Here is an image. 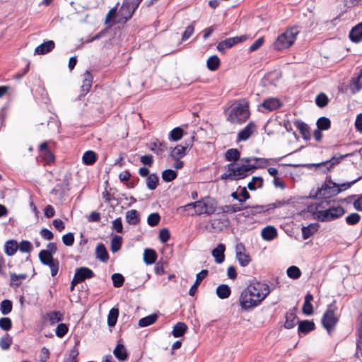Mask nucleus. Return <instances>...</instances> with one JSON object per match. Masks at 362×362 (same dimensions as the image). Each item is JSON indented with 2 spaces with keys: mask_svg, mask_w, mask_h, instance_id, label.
I'll list each match as a JSON object with an SVG mask.
<instances>
[{
  "mask_svg": "<svg viewBox=\"0 0 362 362\" xmlns=\"http://www.w3.org/2000/svg\"><path fill=\"white\" fill-rule=\"evenodd\" d=\"M158 180L159 179L156 174H150L146 179L147 187L151 190L155 189L158 186Z\"/></svg>",
  "mask_w": 362,
  "mask_h": 362,
  "instance_id": "obj_43",
  "label": "nucleus"
},
{
  "mask_svg": "<svg viewBox=\"0 0 362 362\" xmlns=\"http://www.w3.org/2000/svg\"><path fill=\"white\" fill-rule=\"evenodd\" d=\"M318 223H310L308 226H304L302 228V235L303 240H306L309 238L312 235H313L315 232L319 229Z\"/></svg>",
  "mask_w": 362,
  "mask_h": 362,
  "instance_id": "obj_26",
  "label": "nucleus"
},
{
  "mask_svg": "<svg viewBox=\"0 0 362 362\" xmlns=\"http://www.w3.org/2000/svg\"><path fill=\"white\" fill-rule=\"evenodd\" d=\"M358 177L351 182L342 183L341 185L336 184L332 180H328L319 189L316 193V197L319 198H329L339 194L343 190L349 189L352 185L358 181Z\"/></svg>",
  "mask_w": 362,
  "mask_h": 362,
  "instance_id": "obj_2",
  "label": "nucleus"
},
{
  "mask_svg": "<svg viewBox=\"0 0 362 362\" xmlns=\"http://www.w3.org/2000/svg\"><path fill=\"white\" fill-rule=\"evenodd\" d=\"M187 148L188 146L177 145L171 150L170 156L173 160H180L186 155Z\"/></svg>",
  "mask_w": 362,
  "mask_h": 362,
  "instance_id": "obj_21",
  "label": "nucleus"
},
{
  "mask_svg": "<svg viewBox=\"0 0 362 362\" xmlns=\"http://www.w3.org/2000/svg\"><path fill=\"white\" fill-rule=\"evenodd\" d=\"M361 216L357 213H352L346 218V221L349 225H355L359 222Z\"/></svg>",
  "mask_w": 362,
  "mask_h": 362,
  "instance_id": "obj_61",
  "label": "nucleus"
},
{
  "mask_svg": "<svg viewBox=\"0 0 362 362\" xmlns=\"http://www.w3.org/2000/svg\"><path fill=\"white\" fill-rule=\"evenodd\" d=\"M187 326L184 322H177L173 329L172 334L174 337H180L185 334Z\"/></svg>",
  "mask_w": 362,
  "mask_h": 362,
  "instance_id": "obj_33",
  "label": "nucleus"
},
{
  "mask_svg": "<svg viewBox=\"0 0 362 362\" xmlns=\"http://www.w3.org/2000/svg\"><path fill=\"white\" fill-rule=\"evenodd\" d=\"M264 206L256 205L253 206H243V216L245 217L252 216L257 214L265 211Z\"/></svg>",
  "mask_w": 362,
  "mask_h": 362,
  "instance_id": "obj_16",
  "label": "nucleus"
},
{
  "mask_svg": "<svg viewBox=\"0 0 362 362\" xmlns=\"http://www.w3.org/2000/svg\"><path fill=\"white\" fill-rule=\"evenodd\" d=\"M315 329V324L308 320H303L299 322L298 332L307 334Z\"/></svg>",
  "mask_w": 362,
  "mask_h": 362,
  "instance_id": "obj_35",
  "label": "nucleus"
},
{
  "mask_svg": "<svg viewBox=\"0 0 362 362\" xmlns=\"http://www.w3.org/2000/svg\"><path fill=\"white\" fill-rule=\"evenodd\" d=\"M96 257L100 261L105 262L109 259V255L105 245L103 243H100L97 245L95 249Z\"/></svg>",
  "mask_w": 362,
  "mask_h": 362,
  "instance_id": "obj_28",
  "label": "nucleus"
},
{
  "mask_svg": "<svg viewBox=\"0 0 362 362\" xmlns=\"http://www.w3.org/2000/svg\"><path fill=\"white\" fill-rule=\"evenodd\" d=\"M18 249L22 252H30L32 250V245L28 240H22L18 245Z\"/></svg>",
  "mask_w": 362,
  "mask_h": 362,
  "instance_id": "obj_62",
  "label": "nucleus"
},
{
  "mask_svg": "<svg viewBox=\"0 0 362 362\" xmlns=\"http://www.w3.org/2000/svg\"><path fill=\"white\" fill-rule=\"evenodd\" d=\"M293 124L299 130L303 139L309 140L310 139V128L307 124L301 120H296Z\"/></svg>",
  "mask_w": 362,
  "mask_h": 362,
  "instance_id": "obj_14",
  "label": "nucleus"
},
{
  "mask_svg": "<svg viewBox=\"0 0 362 362\" xmlns=\"http://www.w3.org/2000/svg\"><path fill=\"white\" fill-rule=\"evenodd\" d=\"M225 246L223 244H218V246L212 250V255L215 258V261L218 264H221L224 261Z\"/></svg>",
  "mask_w": 362,
  "mask_h": 362,
  "instance_id": "obj_23",
  "label": "nucleus"
},
{
  "mask_svg": "<svg viewBox=\"0 0 362 362\" xmlns=\"http://www.w3.org/2000/svg\"><path fill=\"white\" fill-rule=\"evenodd\" d=\"M208 270L203 269L196 276V280L194 284L192 286L189 291V294L191 296H194L197 292L198 286L201 284L202 281L207 276Z\"/></svg>",
  "mask_w": 362,
  "mask_h": 362,
  "instance_id": "obj_17",
  "label": "nucleus"
},
{
  "mask_svg": "<svg viewBox=\"0 0 362 362\" xmlns=\"http://www.w3.org/2000/svg\"><path fill=\"white\" fill-rule=\"evenodd\" d=\"M255 170V167L254 165H243L237 163H232L228 165V170L232 172L235 180L245 178Z\"/></svg>",
  "mask_w": 362,
  "mask_h": 362,
  "instance_id": "obj_8",
  "label": "nucleus"
},
{
  "mask_svg": "<svg viewBox=\"0 0 362 362\" xmlns=\"http://www.w3.org/2000/svg\"><path fill=\"white\" fill-rule=\"evenodd\" d=\"M12 344L11 337L7 334L6 336L2 337L0 341V346L3 350H7L10 348Z\"/></svg>",
  "mask_w": 362,
  "mask_h": 362,
  "instance_id": "obj_59",
  "label": "nucleus"
},
{
  "mask_svg": "<svg viewBox=\"0 0 362 362\" xmlns=\"http://www.w3.org/2000/svg\"><path fill=\"white\" fill-rule=\"evenodd\" d=\"M39 259L41 263L44 265H49L57 259L53 257L52 254L46 250H42L39 253Z\"/></svg>",
  "mask_w": 362,
  "mask_h": 362,
  "instance_id": "obj_29",
  "label": "nucleus"
},
{
  "mask_svg": "<svg viewBox=\"0 0 362 362\" xmlns=\"http://www.w3.org/2000/svg\"><path fill=\"white\" fill-rule=\"evenodd\" d=\"M0 310L3 315H8L12 310V302L9 300H4L0 305Z\"/></svg>",
  "mask_w": 362,
  "mask_h": 362,
  "instance_id": "obj_51",
  "label": "nucleus"
},
{
  "mask_svg": "<svg viewBox=\"0 0 362 362\" xmlns=\"http://www.w3.org/2000/svg\"><path fill=\"white\" fill-rule=\"evenodd\" d=\"M336 310L337 308L334 304H330L322 316V324L328 333H331L334 329L339 321V317L335 313Z\"/></svg>",
  "mask_w": 362,
  "mask_h": 362,
  "instance_id": "obj_6",
  "label": "nucleus"
},
{
  "mask_svg": "<svg viewBox=\"0 0 362 362\" xmlns=\"http://www.w3.org/2000/svg\"><path fill=\"white\" fill-rule=\"evenodd\" d=\"M231 293L230 288L228 285L221 284L216 288V294L221 299L227 298Z\"/></svg>",
  "mask_w": 362,
  "mask_h": 362,
  "instance_id": "obj_38",
  "label": "nucleus"
},
{
  "mask_svg": "<svg viewBox=\"0 0 362 362\" xmlns=\"http://www.w3.org/2000/svg\"><path fill=\"white\" fill-rule=\"evenodd\" d=\"M255 130V126L253 123L250 122L245 128H243L238 134L239 141H246Z\"/></svg>",
  "mask_w": 362,
  "mask_h": 362,
  "instance_id": "obj_18",
  "label": "nucleus"
},
{
  "mask_svg": "<svg viewBox=\"0 0 362 362\" xmlns=\"http://www.w3.org/2000/svg\"><path fill=\"white\" fill-rule=\"evenodd\" d=\"M255 159V169L263 168L269 165V160L262 158H254Z\"/></svg>",
  "mask_w": 362,
  "mask_h": 362,
  "instance_id": "obj_63",
  "label": "nucleus"
},
{
  "mask_svg": "<svg viewBox=\"0 0 362 362\" xmlns=\"http://www.w3.org/2000/svg\"><path fill=\"white\" fill-rule=\"evenodd\" d=\"M344 156H341L340 157L338 158L334 156L329 160H327L325 162H322L321 163L317 164V166L322 165H327V169L328 170H329L335 165L338 164Z\"/></svg>",
  "mask_w": 362,
  "mask_h": 362,
  "instance_id": "obj_53",
  "label": "nucleus"
},
{
  "mask_svg": "<svg viewBox=\"0 0 362 362\" xmlns=\"http://www.w3.org/2000/svg\"><path fill=\"white\" fill-rule=\"evenodd\" d=\"M157 315L152 314L140 319L138 325L141 327H145L153 324L157 320Z\"/></svg>",
  "mask_w": 362,
  "mask_h": 362,
  "instance_id": "obj_40",
  "label": "nucleus"
},
{
  "mask_svg": "<svg viewBox=\"0 0 362 362\" xmlns=\"http://www.w3.org/2000/svg\"><path fill=\"white\" fill-rule=\"evenodd\" d=\"M345 211L342 206L332 207L327 210L317 211L313 214L315 218L322 222L330 221L341 217Z\"/></svg>",
  "mask_w": 362,
  "mask_h": 362,
  "instance_id": "obj_5",
  "label": "nucleus"
},
{
  "mask_svg": "<svg viewBox=\"0 0 362 362\" xmlns=\"http://www.w3.org/2000/svg\"><path fill=\"white\" fill-rule=\"evenodd\" d=\"M287 275L293 279H298L301 275L300 269L296 266H291L287 269Z\"/></svg>",
  "mask_w": 362,
  "mask_h": 362,
  "instance_id": "obj_52",
  "label": "nucleus"
},
{
  "mask_svg": "<svg viewBox=\"0 0 362 362\" xmlns=\"http://www.w3.org/2000/svg\"><path fill=\"white\" fill-rule=\"evenodd\" d=\"M54 42L52 40H48L40 45L35 49V54H45L51 52L54 48Z\"/></svg>",
  "mask_w": 362,
  "mask_h": 362,
  "instance_id": "obj_15",
  "label": "nucleus"
},
{
  "mask_svg": "<svg viewBox=\"0 0 362 362\" xmlns=\"http://www.w3.org/2000/svg\"><path fill=\"white\" fill-rule=\"evenodd\" d=\"M63 319V314L60 311H52L47 314L45 320H48L49 324L53 325Z\"/></svg>",
  "mask_w": 362,
  "mask_h": 362,
  "instance_id": "obj_30",
  "label": "nucleus"
},
{
  "mask_svg": "<svg viewBox=\"0 0 362 362\" xmlns=\"http://www.w3.org/2000/svg\"><path fill=\"white\" fill-rule=\"evenodd\" d=\"M4 250L7 255H13L18 250V243L16 240L7 241L5 244Z\"/></svg>",
  "mask_w": 362,
  "mask_h": 362,
  "instance_id": "obj_41",
  "label": "nucleus"
},
{
  "mask_svg": "<svg viewBox=\"0 0 362 362\" xmlns=\"http://www.w3.org/2000/svg\"><path fill=\"white\" fill-rule=\"evenodd\" d=\"M177 173L171 169H168L162 173V178L165 182H171L177 177Z\"/></svg>",
  "mask_w": 362,
  "mask_h": 362,
  "instance_id": "obj_50",
  "label": "nucleus"
},
{
  "mask_svg": "<svg viewBox=\"0 0 362 362\" xmlns=\"http://www.w3.org/2000/svg\"><path fill=\"white\" fill-rule=\"evenodd\" d=\"M12 326V322L10 318L8 317H1L0 318V327L5 330L8 331L11 329Z\"/></svg>",
  "mask_w": 362,
  "mask_h": 362,
  "instance_id": "obj_64",
  "label": "nucleus"
},
{
  "mask_svg": "<svg viewBox=\"0 0 362 362\" xmlns=\"http://www.w3.org/2000/svg\"><path fill=\"white\" fill-rule=\"evenodd\" d=\"M71 6L78 13H82L87 8L86 1H71Z\"/></svg>",
  "mask_w": 362,
  "mask_h": 362,
  "instance_id": "obj_54",
  "label": "nucleus"
},
{
  "mask_svg": "<svg viewBox=\"0 0 362 362\" xmlns=\"http://www.w3.org/2000/svg\"><path fill=\"white\" fill-rule=\"evenodd\" d=\"M252 291H256V289H253L247 286L245 288L240 296V304L242 309L245 310H247L252 309L256 306H257V303L256 302L257 296Z\"/></svg>",
  "mask_w": 362,
  "mask_h": 362,
  "instance_id": "obj_9",
  "label": "nucleus"
},
{
  "mask_svg": "<svg viewBox=\"0 0 362 362\" xmlns=\"http://www.w3.org/2000/svg\"><path fill=\"white\" fill-rule=\"evenodd\" d=\"M93 76L89 71H86L83 74V84L81 86L82 95H84L88 93L92 86Z\"/></svg>",
  "mask_w": 362,
  "mask_h": 362,
  "instance_id": "obj_19",
  "label": "nucleus"
},
{
  "mask_svg": "<svg viewBox=\"0 0 362 362\" xmlns=\"http://www.w3.org/2000/svg\"><path fill=\"white\" fill-rule=\"evenodd\" d=\"M248 102L241 99L235 102L230 107L227 120L233 124H242L250 117Z\"/></svg>",
  "mask_w": 362,
  "mask_h": 362,
  "instance_id": "obj_1",
  "label": "nucleus"
},
{
  "mask_svg": "<svg viewBox=\"0 0 362 362\" xmlns=\"http://www.w3.org/2000/svg\"><path fill=\"white\" fill-rule=\"evenodd\" d=\"M349 37L354 42H358L362 40V23H358L351 29Z\"/></svg>",
  "mask_w": 362,
  "mask_h": 362,
  "instance_id": "obj_22",
  "label": "nucleus"
},
{
  "mask_svg": "<svg viewBox=\"0 0 362 362\" xmlns=\"http://www.w3.org/2000/svg\"><path fill=\"white\" fill-rule=\"evenodd\" d=\"M68 330L67 325L64 323H61L57 327L55 333L58 337L62 338L68 332Z\"/></svg>",
  "mask_w": 362,
  "mask_h": 362,
  "instance_id": "obj_60",
  "label": "nucleus"
},
{
  "mask_svg": "<svg viewBox=\"0 0 362 362\" xmlns=\"http://www.w3.org/2000/svg\"><path fill=\"white\" fill-rule=\"evenodd\" d=\"M112 280L113 281V285L115 287L119 288L121 287L124 281V276L120 274H114L112 276Z\"/></svg>",
  "mask_w": 362,
  "mask_h": 362,
  "instance_id": "obj_58",
  "label": "nucleus"
},
{
  "mask_svg": "<svg viewBox=\"0 0 362 362\" xmlns=\"http://www.w3.org/2000/svg\"><path fill=\"white\" fill-rule=\"evenodd\" d=\"M236 258L242 267L247 266L250 262L249 255L245 252V246L243 243H238L235 246Z\"/></svg>",
  "mask_w": 362,
  "mask_h": 362,
  "instance_id": "obj_13",
  "label": "nucleus"
},
{
  "mask_svg": "<svg viewBox=\"0 0 362 362\" xmlns=\"http://www.w3.org/2000/svg\"><path fill=\"white\" fill-rule=\"evenodd\" d=\"M316 125L320 130H327L330 128L331 122L328 118L322 117L317 119Z\"/></svg>",
  "mask_w": 362,
  "mask_h": 362,
  "instance_id": "obj_47",
  "label": "nucleus"
},
{
  "mask_svg": "<svg viewBox=\"0 0 362 362\" xmlns=\"http://www.w3.org/2000/svg\"><path fill=\"white\" fill-rule=\"evenodd\" d=\"M115 356L120 361H126L127 358V352L122 344H118L113 351Z\"/></svg>",
  "mask_w": 362,
  "mask_h": 362,
  "instance_id": "obj_31",
  "label": "nucleus"
},
{
  "mask_svg": "<svg viewBox=\"0 0 362 362\" xmlns=\"http://www.w3.org/2000/svg\"><path fill=\"white\" fill-rule=\"evenodd\" d=\"M94 276L93 272L88 267H81L77 268L71 282V291H73L78 284L84 281L86 279H91L94 277Z\"/></svg>",
  "mask_w": 362,
  "mask_h": 362,
  "instance_id": "obj_10",
  "label": "nucleus"
},
{
  "mask_svg": "<svg viewBox=\"0 0 362 362\" xmlns=\"http://www.w3.org/2000/svg\"><path fill=\"white\" fill-rule=\"evenodd\" d=\"M299 30L296 26L288 28L278 36L274 43V48L278 51L289 48L295 42Z\"/></svg>",
  "mask_w": 362,
  "mask_h": 362,
  "instance_id": "obj_3",
  "label": "nucleus"
},
{
  "mask_svg": "<svg viewBox=\"0 0 362 362\" xmlns=\"http://www.w3.org/2000/svg\"><path fill=\"white\" fill-rule=\"evenodd\" d=\"M261 235L264 240H272L277 236V230L274 226H268L262 229Z\"/></svg>",
  "mask_w": 362,
  "mask_h": 362,
  "instance_id": "obj_25",
  "label": "nucleus"
},
{
  "mask_svg": "<svg viewBox=\"0 0 362 362\" xmlns=\"http://www.w3.org/2000/svg\"><path fill=\"white\" fill-rule=\"evenodd\" d=\"M122 245V238L116 235L111 240V250L112 252H116L119 250Z\"/></svg>",
  "mask_w": 362,
  "mask_h": 362,
  "instance_id": "obj_56",
  "label": "nucleus"
},
{
  "mask_svg": "<svg viewBox=\"0 0 362 362\" xmlns=\"http://www.w3.org/2000/svg\"><path fill=\"white\" fill-rule=\"evenodd\" d=\"M183 136V130L180 127L174 128L169 134V139L170 141H179Z\"/></svg>",
  "mask_w": 362,
  "mask_h": 362,
  "instance_id": "obj_49",
  "label": "nucleus"
},
{
  "mask_svg": "<svg viewBox=\"0 0 362 362\" xmlns=\"http://www.w3.org/2000/svg\"><path fill=\"white\" fill-rule=\"evenodd\" d=\"M194 204L195 205V214L197 215H211L215 212L216 209V201L209 197L195 202Z\"/></svg>",
  "mask_w": 362,
  "mask_h": 362,
  "instance_id": "obj_7",
  "label": "nucleus"
},
{
  "mask_svg": "<svg viewBox=\"0 0 362 362\" xmlns=\"http://www.w3.org/2000/svg\"><path fill=\"white\" fill-rule=\"evenodd\" d=\"M297 318L296 315L293 312H288L286 315V322L284 327L286 329H291L296 325V320Z\"/></svg>",
  "mask_w": 362,
  "mask_h": 362,
  "instance_id": "obj_42",
  "label": "nucleus"
},
{
  "mask_svg": "<svg viewBox=\"0 0 362 362\" xmlns=\"http://www.w3.org/2000/svg\"><path fill=\"white\" fill-rule=\"evenodd\" d=\"M263 185V179L262 177H253L252 180L247 184V187L250 190H255L257 188H260Z\"/></svg>",
  "mask_w": 362,
  "mask_h": 362,
  "instance_id": "obj_45",
  "label": "nucleus"
},
{
  "mask_svg": "<svg viewBox=\"0 0 362 362\" xmlns=\"http://www.w3.org/2000/svg\"><path fill=\"white\" fill-rule=\"evenodd\" d=\"M119 315L118 309L117 308H112L108 314L107 316V324L110 327H113L115 325L117 317Z\"/></svg>",
  "mask_w": 362,
  "mask_h": 362,
  "instance_id": "obj_46",
  "label": "nucleus"
},
{
  "mask_svg": "<svg viewBox=\"0 0 362 362\" xmlns=\"http://www.w3.org/2000/svg\"><path fill=\"white\" fill-rule=\"evenodd\" d=\"M220 59L217 55L211 56L206 61V66L210 71H216L220 66Z\"/></svg>",
  "mask_w": 362,
  "mask_h": 362,
  "instance_id": "obj_37",
  "label": "nucleus"
},
{
  "mask_svg": "<svg viewBox=\"0 0 362 362\" xmlns=\"http://www.w3.org/2000/svg\"><path fill=\"white\" fill-rule=\"evenodd\" d=\"M97 160V155L92 151H87L84 153L82 160L86 165H93Z\"/></svg>",
  "mask_w": 362,
  "mask_h": 362,
  "instance_id": "obj_39",
  "label": "nucleus"
},
{
  "mask_svg": "<svg viewBox=\"0 0 362 362\" xmlns=\"http://www.w3.org/2000/svg\"><path fill=\"white\" fill-rule=\"evenodd\" d=\"M160 220V216L158 213H152L147 218V223L151 226H157Z\"/></svg>",
  "mask_w": 362,
  "mask_h": 362,
  "instance_id": "obj_57",
  "label": "nucleus"
},
{
  "mask_svg": "<svg viewBox=\"0 0 362 362\" xmlns=\"http://www.w3.org/2000/svg\"><path fill=\"white\" fill-rule=\"evenodd\" d=\"M26 274H16L15 273H10L11 286L18 287L21 284V281L27 278Z\"/></svg>",
  "mask_w": 362,
  "mask_h": 362,
  "instance_id": "obj_36",
  "label": "nucleus"
},
{
  "mask_svg": "<svg viewBox=\"0 0 362 362\" xmlns=\"http://www.w3.org/2000/svg\"><path fill=\"white\" fill-rule=\"evenodd\" d=\"M150 149L157 155H161L167 150V144L161 142L158 139L152 142L150 145Z\"/></svg>",
  "mask_w": 362,
  "mask_h": 362,
  "instance_id": "obj_24",
  "label": "nucleus"
},
{
  "mask_svg": "<svg viewBox=\"0 0 362 362\" xmlns=\"http://www.w3.org/2000/svg\"><path fill=\"white\" fill-rule=\"evenodd\" d=\"M157 258V255L153 249H146L144 252V261L146 264H153Z\"/></svg>",
  "mask_w": 362,
  "mask_h": 362,
  "instance_id": "obj_34",
  "label": "nucleus"
},
{
  "mask_svg": "<svg viewBox=\"0 0 362 362\" xmlns=\"http://www.w3.org/2000/svg\"><path fill=\"white\" fill-rule=\"evenodd\" d=\"M240 153L236 148H230L226 152L225 156L228 161H237L240 159Z\"/></svg>",
  "mask_w": 362,
  "mask_h": 362,
  "instance_id": "obj_44",
  "label": "nucleus"
},
{
  "mask_svg": "<svg viewBox=\"0 0 362 362\" xmlns=\"http://www.w3.org/2000/svg\"><path fill=\"white\" fill-rule=\"evenodd\" d=\"M119 3H117V6L111 8L105 17V23L109 25L110 26L117 23V7L119 6Z\"/></svg>",
  "mask_w": 362,
  "mask_h": 362,
  "instance_id": "obj_27",
  "label": "nucleus"
},
{
  "mask_svg": "<svg viewBox=\"0 0 362 362\" xmlns=\"http://www.w3.org/2000/svg\"><path fill=\"white\" fill-rule=\"evenodd\" d=\"M139 1H123L119 8H117V20L119 24H124L129 21L139 6Z\"/></svg>",
  "mask_w": 362,
  "mask_h": 362,
  "instance_id": "obj_4",
  "label": "nucleus"
},
{
  "mask_svg": "<svg viewBox=\"0 0 362 362\" xmlns=\"http://www.w3.org/2000/svg\"><path fill=\"white\" fill-rule=\"evenodd\" d=\"M246 37L245 36L227 38L220 42L217 45V49L221 52H224L226 49H229L235 45L243 42Z\"/></svg>",
  "mask_w": 362,
  "mask_h": 362,
  "instance_id": "obj_12",
  "label": "nucleus"
},
{
  "mask_svg": "<svg viewBox=\"0 0 362 362\" xmlns=\"http://www.w3.org/2000/svg\"><path fill=\"white\" fill-rule=\"evenodd\" d=\"M352 94H355L362 89V82L358 78H353L349 86Z\"/></svg>",
  "mask_w": 362,
  "mask_h": 362,
  "instance_id": "obj_48",
  "label": "nucleus"
},
{
  "mask_svg": "<svg viewBox=\"0 0 362 362\" xmlns=\"http://www.w3.org/2000/svg\"><path fill=\"white\" fill-rule=\"evenodd\" d=\"M248 286L251 288L256 289V291H252V292L257 296L256 302L257 305H259L270 293L269 287L265 283L255 281L251 283Z\"/></svg>",
  "mask_w": 362,
  "mask_h": 362,
  "instance_id": "obj_11",
  "label": "nucleus"
},
{
  "mask_svg": "<svg viewBox=\"0 0 362 362\" xmlns=\"http://www.w3.org/2000/svg\"><path fill=\"white\" fill-rule=\"evenodd\" d=\"M126 221L131 225H136L140 221L138 211L135 209H131L127 211Z\"/></svg>",
  "mask_w": 362,
  "mask_h": 362,
  "instance_id": "obj_32",
  "label": "nucleus"
},
{
  "mask_svg": "<svg viewBox=\"0 0 362 362\" xmlns=\"http://www.w3.org/2000/svg\"><path fill=\"white\" fill-rule=\"evenodd\" d=\"M262 106L269 111H273L281 106V103L276 98H269L262 102Z\"/></svg>",
  "mask_w": 362,
  "mask_h": 362,
  "instance_id": "obj_20",
  "label": "nucleus"
},
{
  "mask_svg": "<svg viewBox=\"0 0 362 362\" xmlns=\"http://www.w3.org/2000/svg\"><path fill=\"white\" fill-rule=\"evenodd\" d=\"M329 102L327 96L325 93H320L315 98L316 105L320 107H325Z\"/></svg>",
  "mask_w": 362,
  "mask_h": 362,
  "instance_id": "obj_55",
  "label": "nucleus"
}]
</instances>
